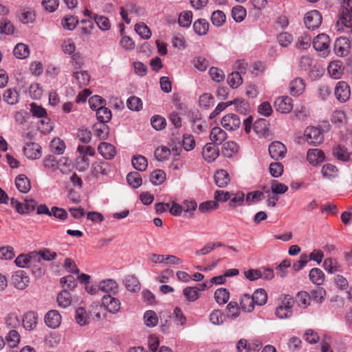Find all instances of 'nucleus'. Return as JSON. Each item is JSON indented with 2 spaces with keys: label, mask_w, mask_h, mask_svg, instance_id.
I'll list each match as a JSON object with an SVG mask.
<instances>
[{
  "label": "nucleus",
  "mask_w": 352,
  "mask_h": 352,
  "mask_svg": "<svg viewBox=\"0 0 352 352\" xmlns=\"http://www.w3.org/2000/svg\"><path fill=\"white\" fill-rule=\"evenodd\" d=\"M60 283L63 285V289L73 290L77 285L76 278L72 275H68L60 279Z\"/></svg>",
  "instance_id": "54"
},
{
  "label": "nucleus",
  "mask_w": 352,
  "mask_h": 352,
  "mask_svg": "<svg viewBox=\"0 0 352 352\" xmlns=\"http://www.w3.org/2000/svg\"><path fill=\"white\" fill-rule=\"evenodd\" d=\"M313 46L316 51L322 52L324 55L329 52L330 38L325 34H318L313 40Z\"/></svg>",
  "instance_id": "5"
},
{
  "label": "nucleus",
  "mask_w": 352,
  "mask_h": 352,
  "mask_svg": "<svg viewBox=\"0 0 352 352\" xmlns=\"http://www.w3.org/2000/svg\"><path fill=\"white\" fill-rule=\"evenodd\" d=\"M93 130L100 140H105L109 136V129L106 123L99 122L95 124L93 126Z\"/></svg>",
  "instance_id": "31"
},
{
  "label": "nucleus",
  "mask_w": 352,
  "mask_h": 352,
  "mask_svg": "<svg viewBox=\"0 0 352 352\" xmlns=\"http://www.w3.org/2000/svg\"><path fill=\"white\" fill-rule=\"evenodd\" d=\"M310 300L316 302H322L326 296V291L322 287H318L309 293Z\"/></svg>",
  "instance_id": "57"
},
{
  "label": "nucleus",
  "mask_w": 352,
  "mask_h": 352,
  "mask_svg": "<svg viewBox=\"0 0 352 352\" xmlns=\"http://www.w3.org/2000/svg\"><path fill=\"white\" fill-rule=\"evenodd\" d=\"M16 188L22 193H27L31 188L30 179L24 174L19 175L15 179Z\"/></svg>",
  "instance_id": "25"
},
{
  "label": "nucleus",
  "mask_w": 352,
  "mask_h": 352,
  "mask_svg": "<svg viewBox=\"0 0 352 352\" xmlns=\"http://www.w3.org/2000/svg\"><path fill=\"white\" fill-rule=\"evenodd\" d=\"M214 298L218 304L224 305L230 298V293L226 288L217 289L214 292Z\"/></svg>",
  "instance_id": "41"
},
{
  "label": "nucleus",
  "mask_w": 352,
  "mask_h": 352,
  "mask_svg": "<svg viewBox=\"0 0 352 352\" xmlns=\"http://www.w3.org/2000/svg\"><path fill=\"white\" fill-rule=\"evenodd\" d=\"M23 152L24 155L30 160L38 159L42 155L41 146L35 142L26 144Z\"/></svg>",
  "instance_id": "13"
},
{
  "label": "nucleus",
  "mask_w": 352,
  "mask_h": 352,
  "mask_svg": "<svg viewBox=\"0 0 352 352\" xmlns=\"http://www.w3.org/2000/svg\"><path fill=\"white\" fill-rule=\"evenodd\" d=\"M128 184L134 188L140 187L142 183L141 175L138 172L129 173L126 176Z\"/></svg>",
  "instance_id": "45"
},
{
  "label": "nucleus",
  "mask_w": 352,
  "mask_h": 352,
  "mask_svg": "<svg viewBox=\"0 0 352 352\" xmlns=\"http://www.w3.org/2000/svg\"><path fill=\"white\" fill-rule=\"evenodd\" d=\"M219 151L212 143H207L202 150V156L208 162H214L219 156Z\"/></svg>",
  "instance_id": "14"
},
{
  "label": "nucleus",
  "mask_w": 352,
  "mask_h": 352,
  "mask_svg": "<svg viewBox=\"0 0 352 352\" xmlns=\"http://www.w3.org/2000/svg\"><path fill=\"white\" fill-rule=\"evenodd\" d=\"M98 289L108 295H115L118 292L119 286L116 280L107 279L100 283Z\"/></svg>",
  "instance_id": "15"
},
{
  "label": "nucleus",
  "mask_w": 352,
  "mask_h": 352,
  "mask_svg": "<svg viewBox=\"0 0 352 352\" xmlns=\"http://www.w3.org/2000/svg\"><path fill=\"white\" fill-rule=\"evenodd\" d=\"M246 10L241 6H236L232 8V16L236 22H241L246 16Z\"/></svg>",
  "instance_id": "50"
},
{
  "label": "nucleus",
  "mask_w": 352,
  "mask_h": 352,
  "mask_svg": "<svg viewBox=\"0 0 352 352\" xmlns=\"http://www.w3.org/2000/svg\"><path fill=\"white\" fill-rule=\"evenodd\" d=\"M263 198V192L259 190H256L248 193L245 197V201L248 205H250L262 200Z\"/></svg>",
  "instance_id": "63"
},
{
  "label": "nucleus",
  "mask_w": 352,
  "mask_h": 352,
  "mask_svg": "<svg viewBox=\"0 0 352 352\" xmlns=\"http://www.w3.org/2000/svg\"><path fill=\"white\" fill-rule=\"evenodd\" d=\"M306 84L301 78H296L289 83V93L293 96H298L303 94Z\"/></svg>",
  "instance_id": "17"
},
{
  "label": "nucleus",
  "mask_w": 352,
  "mask_h": 352,
  "mask_svg": "<svg viewBox=\"0 0 352 352\" xmlns=\"http://www.w3.org/2000/svg\"><path fill=\"white\" fill-rule=\"evenodd\" d=\"M150 179L154 185L161 184L166 179V173L162 170H155L151 173Z\"/></svg>",
  "instance_id": "55"
},
{
  "label": "nucleus",
  "mask_w": 352,
  "mask_h": 352,
  "mask_svg": "<svg viewBox=\"0 0 352 352\" xmlns=\"http://www.w3.org/2000/svg\"><path fill=\"white\" fill-rule=\"evenodd\" d=\"M215 184L220 188L226 186L230 179L229 174L225 170H218L214 175Z\"/></svg>",
  "instance_id": "27"
},
{
  "label": "nucleus",
  "mask_w": 352,
  "mask_h": 352,
  "mask_svg": "<svg viewBox=\"0 0 352 352\" xmlns=\"http://www.w3.org/2000/svg\"><path fill=\"white\" fill-rule=\"evenodd\" d=\"M268 151L271 157L275 160H282L287 153L286 146L279 141L272 142L269 146Z\"/></svg>",
  "instance_id": "7"
},
{
  "label": "nucleus",
  "mask_w": 352,
  "mask_h": 352,
  "mask_svg": "<svg viewBox=\"0 0 352 352\" xmlns=\"http://www.w3.org/2000/svg\"><path fill=\"white\" fill-rule=\"evenodd\" d=\"M274 105L278 112L288 113L293 109V101L289 96H280L276 99Z\"/></svg>",
  "instance_id": "10"
},
{
  "label": "nucleus",
  "mask_w": 352,
  "mask_h": 352,
  "mask_svg": "<svg viewBox=\"0 0 352 352\" xmlns=\"http://www.w3.org/2000/svg\"><path fill=\"white\" fill-rule=\"evenodd\" d=\"M14 27L13 24L7 19L0 20V33L6 34H12L14 32Z\"/></svg>",
  "instance_id": "60"
},
{
  "label": "nucleus",
  "mask_w": 352,
  "mask_h": 352,
  "mask_svg": "<svg viewBox=\"0 0 352 352\" xmlns=\"http://www.w3.org/2000/svg\"><path fill=\"white\" fill-rule=\"evenodd\" d=\"M252 296L256 305L261 306L267 302V294L263 289H256Z\"/></svg>",
  "instance_id": "43"
},
{
  "label": "nucleus",
  "mask_w": 352,
  "mask_h": 352,
  "mask_svg": "<svg viewBox=\"0 0 352 352\" xmlns=\"http://www.w3.org/2000/svg\"><path fill=\"white\" fill-rule=\"evenodd\" d=\"M322 16L317 10H311L305 14L304 22L309 30H315L320 27L322 23Z\"/></svg>",
  "instance_id": "6"
},
{
  "label": "nucleus",
  "mask_w": 352,
  "mask_h": 352,
  "mask_svg": "<svg viewBox=\"0 0 352 352\" xmlns=\"http://www.w3.org/2000/svg\"><path fill=\"white\" fill-rule=\"evenodd\" d=\"M296 301L299 306L307 307L310 305L311 301L309 293L305 291L298 292L296 296Z\"/></svg>",
  "instance_id": "56"
},
{
  "label": "nucleus",
  "mask_w": 352,
  "mask_h": 352,
  "mask_svg": "<svg viewBox=\"0 0 352 352\" xmlns=\"http://www.w3.org/2000/svg\"><path fill=\"white\" fill-rule=\"evenodd\" d=\"M190 122L192 131L197 134L206 132L208 129L206 121L198 113L192 114Z\"/></svg>",
  "instance_id": "12"
},
{
  "label": "nucleus",
  "mask_w": 352,
  "mask_h": 352,
  "mask_svg": "<svg viewBox=\"0 0 352 352\" xmlns=\"http://www.w3.org/2000/svg\"><path fill=\"white\" fill-rule=\"evenodd\" d=\"M184 212V217L190 218L193 215V211L197 208V204L195 201H185L182 206Z\"/></svg>",
  "instance_id": "61"
},
{
  "label": "nucleus",
  "mask_w": 352,
  "mask_h": 352,
  "mask_svg": "<svg viewBox=\"0 0 352 352\" xmlns=\"http://www.w3.org/2000/svg\"><path fill=\"white\" fill-rule=\"evenodd\" d=\"M334 94L338 101L345 102L349 99L351 95L350 87L347 82L339 81L335 87Z\"/></svg>",
  "instance_id": "8"
},
{
  "label": "nucleus",
  "mask_w": 352,
  "mask_h": 352,
  "mask_svg": "<svg viewBox=\"0 0 352 352\" xmlns=\"http://www.w3.org/2000/svg\"><path fill=\"white\" fill-rule=\"evenodd\" d=\"M325 158L324 152L318 148L309 149L307 153V161L313 166L322 163Z\"/></svg>",
  "instance_id": "16"
},
{
  "label": "nucleus",
  "mask_w": 352,
  "mask_h": 352,
  "mask_svg": "<svg viewBox=\"0 0 352 352\" xmlns=\"http://www.w3.org/2000/svg\"><path fill=\"white\" fill-rule=\"evenodd\" d=\"M209 23L204 19H199L195 21L193 24V29L195 32L199 35H205L208 31Z\"/></svg>",
  "instance_id": "30"
},
{
  "label": "nucleus",
  "mask_w": 352,
  "mask_h": 352,
  "mask_svg": "<svg viewBox=\"0 0 352 352\" xmlns=\"http://www.w3.org/2000/svg\"><path fill=\"white\" fill-rule=\"evenodd\" d=\"M243 82V78L239 72H232L228 75V83L233 89L239 87Z\"/></svg>",
  "instance_id": "49"
},
{
  "label": "nucleus",
  "mask_w": 352,
  "mask_h": 352,
  "mask_svg": "<svg viewBox=\"0 0 352 352\" xmlns=\"http://www.w3.org/2000/svg\"><path fill=\"white\" fill-rule=\"evenodd\" d=\"M245 199V195L243 192L239 191L235 194H231L230 199L229 206L231 208H236L237 206H243Z\"/></svg>",
  "instance_id": "52"
},
{
  "label": "nucleus",
  "mask_w": 352,
  "mask_h": 352,
  "mask_svg": "<svg viewBox=\"0 0 352 352\" xmlns=\"http://www.w3.org/2000/svg\"><path fill=\"white\" fill-rule=\"evenodd\" d=\"M154 154L158 161L162 162L168 158L170 155V151L166 146H159L155 149Z\"/></svg>",
  "instance_id": "62"
},
{
  "label": "nucleus",
  "mask_w": 352,
  "mask_h": 352,
  "mask_svg": "<svg viewBox=\"0 0 352 352\" xmlns=\"http://www.w3.org/2000/svg\"><path fill=\"white\" fill-rule=\"evenodd\" d=\"M294 299L291 297L285 299L276 309V315L280 319H286L292 315Z\"/></svg>",
  "instance_id": "3"
},
{
  "label": "nucleus",
  "mask_w": 352,
  "mask_h": 352,
  "mask_svg": "<svg viewBox=\"0 0 352 352\" xmlns=\"http://www.w3.org/2000/svg\"><path fill=\"white\" fill-rule=\"evenodd\" d=\"M133 166L139 171H144L148 166L147 160L142 155H135L131 160Z\"/></svg>",
  "instance_id": "38"
},
{
  "label": "nucleus",
  "mask_w": 352,
  "mask_h": 352,
  "mask_svg": "<svg viewBox=\"0 0 352 352\" xmlns=\"http://www.w3.org/2000/svg\"><path fill=\"white\" fill-rule=\"evenodd\" d=\"M333 155L338 160L346 162L349 159V153L346 148L341 146H337L333 149Z\"/></svg>",
  "instance_id": "48"
},
{
  "label": "nucleus",
  "mask_w": 352,
  "mask_h": 352,
  "mask_svg": "<svg viewBox=\"0 0 352 352\" xmlns=\"http://www.w3.org/2000/svg\"><path fill=\"white\" fill-rule=\"evenodd\" d=\"M73 164L68 158L62 157L58 160V169L63 174H67L72 171Z\"/></svg>",
  "instance_id": "53"
},
{
  "label": "nucleus",
  "mask_w": 352,
  "mask_h": 352,
  "mask_svg": "<svg viewBox=\"0 0 352 352\" xmlns=\"http://www.w3.org/2000/svg\"><path fill=\"white\" fill-rule=\"evenodd\" d=\"M192 19V12L191 11H184L182 12L179 16V24L184 28H188L190 25Z\"/></svg>",
  "instance_id": "58"
},
{
  "label": "nucleus",
  "mask_w": 352,
  "mask_h": 352,
  "mask_svg": "<svg viewBox=\"0 0 352 352\" xmlns=\"http://www.w3.org/2000/svg\"><path fill=\"white\" fill-rule=\"evenodd\" d=\"M305 140L311 144L318 145L323 142L324 135L320 128L315 126H307L304 131Z\"/></svg>",
  "instance_id": "1"
},
{
  "label": "nucleus",
  "mask_w": 352,
  "mask_h": 352,
  "mask_svg": "<svg viewBox=\"0 0 352 352\" xmlns=\"http://www.w3.org/2000/svg\"><path fill=\"white\" fill-rule=\"evenodd\" d=\"M102 301L103 305L106 307L107 309L111 313L116 314L118 312L120 309V300L113 297L112 295L103 296Z\"/></svg>",
  "instance_id": "21"
},
{
  "label": "nucleus",
  "mask_w": 352,
  "mask_h": 352,
  "mask_svg": "<svg viewBox=\"0 0 352 352\" xmlns=\"http://www.w3.org/2000/svg\"><path fill=\"white\" fill-rule=\"evenodd\" d=\"M6 341L10 347H15L20 342V335L15 329H12L6 336Z\"/></svg>",
  "instance_id": "44"
},
{
  "label": "nucleus",
  "mask_w": 352,
  "mask_h": 352,
  "mask_svg": "<svg viewBox=\"0 0 352 352\" xmlns=\"http://www.w3.org/2000/svg\"><path fill=\"white\" fill-rule=\"evenodd\" d=\"M14 55L19 59H24L30 54L29 47L23 43H18L14 48Z\"/></svg>",
  "instance_id": "40"
},
{
  "label": "nucleus",
  "mask_w": 352,
  "mask_h": 352,
  "mask_svg": "<svg viewBox=\"0 0 352 352\" xmlns=\"http://www.w3.org/2000/svg\"><path fill=\"white\" fill-rule=\"evenodd\" d=\"M328 73L331 77L338 79L341 77L343 69L339 62L333 61L329 63L328 66Z\"/></svg>",
  "instance_id": "39"
},
{
  "label": "nucleus",
  "mask_w": 352,
  "mask_h": 352,
  "mask_svg": "<svg viewBox=\"0 0 352 352\" xmlns=\"http://www.w3.org/2000/svg\"><path fill=\"white\" fill-rule=\"evenodd\" d=\"M91 171L92 174L97 177L107 175L109 172V164L104 161H96L92 164Z\"/></svg>",
  "instance_id": "19"
},
{
  "label": "nucleus",
  "mask_w": 352,
  "mask_h": 352,
  "mask_svg": "<svg viewBox=\"0 0 352 352\" xmlns=\"http://www.w3.org/2000/svg\"><path fill=\"white\" fill-rule=\"evenodd\" d=\"M323 267L329 274H336L343 272L342 265L338 262L336 258H327L323 262Z\"/></svg>",
  "instance_id": "23"
},
{
  "label": "nucleus",
  "mask_w": 352,
  "mask_h": 352,
  "mask_svg": "<svg viewBox=\"0 0 352 352\" xmlns=\"http://www.w3.org/2000/svg\"><path fill=\"white\" fill-rule=\"evenodd\" d=\"M234 104L239 111H240L239 108L241 107L243 109H246V107L248 105L247 102L239 98H236L233 100L228 101L226 102L219 103L216 107L214 110L210 113L209 118L210 120L214 119L217 116H218L221 112L225 110L227 107Z\"/></svg>",
  "instance_id": "2"
},
{
  "label": "nucleus",
  "mask_w": 352,
  "mask_h": 352,
  "mask_svg": "<svg viewBox=\"0 0 352 352\" xmlns=\"http://www.w3.org/2000/svg\"><path fill=\"white\" fill-rule=\"evenodd\" d=\"M309 279L315 285H320L324 280V274L319 268L315 267L309 272Z\"/></svg>",
  "instance_id": "29"
},
{
  "label": "nucleus",
  "mask_w": 352,
  "mask_h": 352,
  "mask_svg": "<svg viewBox=\"0 0 352 352\" xmlns=\"http://www.w3.org/2000/svg\"><path fill=\"white\" fill-rule=\"evenodd\" d=\"M3 100L9 104H15L19 102V94L15 89H8L3 95Z\"/></svg>",
  "instance_id": "42"
},
{
  "label": "nucleus",
  "mask_w": 352,
  "mask_h": 352,
  "mask_svg": "<svg viewBox=\"0 0 352 352\" xmlns=\"http://www.w3.org/2000/svg\"><path fill=\"white\" fill-rule=\"evenodd\" d=\"M125 287L129 291L136 292L140 289V283L135 275H129L125 279Z\"/></svg>",
  "instance_id": "32"
},
{
  "label": "nucleus",
  "mask_w": 352,
  "mask_h": 352,
  "mask_svg": "<svg viewBox=\"0 0 352 352\" xmlns=\"http://www.w3.org/2000/svg\"><path fill=\"white\" fill-rule=\"evenodd\" d=\"M221 124L225 129L234 131L240 127L241 122L237 115L229 113L222 118Z\"/></svg>",
  "instance_id": "9"
},
{
  "label": "nucleus",
  "mask_w": 352,
  "mask_h": 352,
  "mask_svg": "<svg viewBox=\"0 0 352 352\" xmlns=\"http://www.w3.org/2000/svg\"><path fill=\"white\" fill-rule=\"evenodd\" d=\"M57 302L61 307L66 308L69 307L72 303L70 293L66 289L61 291L57 296Z\"/></svg>",
  "instance_id": "35"
},
{
  "label": "nucleus",
  "mask_w": 352,
  "mask_h": 352,
  "mask_svg": "<svg viewBox=\"0 0 352 352\" xmlns=\"http://www.w3.org/2000/svg\"><path fill=\"white\" fill-rule=\"evenodd\" d=\"M50 150L52 153L57 155L63 154L65 150V144L60 138H54L50 142Z\"/></svg>",
  "instance_id": "37"
},
{
  "label": "nucleus",
  "mask_w": 352,
  "mask_h": 352,
  "mask_svg": "<svg viewBox=\"0 0 352 352\" xmlns=\"http://www.w3.org/2000/svg\"><path fill=\"white\" fill-rule=\"evenodd\" d=\"M38 317L35 312L28 311L23 318V327L27 330H32L37 324Z\"/></svg>",
  "instance_id": "26"
},
{
  "label": "nucleus",
  "mask_w": 352,
  "mask_h": 352,
  "mask_svg": "<svg viewBox=\"0 0 352 352\" xmlns=\"http://www.w3.org/2000/svg\"><path fill=\"white\" fill-rule=\"evenodd\" d=\"M45 322L49 327L55 329L60 324L61 316L58 311L50 310L45 316Z\"/></svg>",
  "instance_id": "22"
},
{
  "label": "nucleus",
  "mask_w": 352,
  "mask_h": 352,
  "mask_svg": "<svg viewBox=\"0 0 352 352\" xmlns=\"http://www.w3.org/2000/svg\"><path fill=\"white\" fill-rule=\"evenodd\" d=\"M240 305L241 309L245 312H251L254 310L256 305L252 296L250 294H243L241 298Z\"/></svg>",
  "instance_id": "28"
},
{
  "label": "nucleus",
  "mask_w": 352,
  "mask_h": 352,
  "mask_svg": "<svg viewBox=\"0 0 352 352\" xmlns=\"http://www.w3.org/2000/svg\"><path fill=\"white\" fill-rule=\"evenodd\" d=\"M30 112L32 116L37 118H43L47 116V111L42 106L37 104L36 103L30 104Z\"/></svg>",
  "instance_id": "59"
},
{
  "label": "nucleus",
  "mask_w": 352,
  "mask_h": 352,
  "mask_svg": "<svg viewBox=\"0 0 352 352\" xmlns=\"http://www.w3.org/2000/svg\"><path fill=\"white\" fill-rule=\"evenodd\" d=\"M321 173L324 178L331 179L338 176V169L333 164H326L322 166Z\"/></svg>",
  "instance_id": "33"
},
{
  "label": "nucleus",
  "mask_w": 352,
  "mask_h": 352,
  "mask_svg": "<svg viewBox=\"0 0 352 352\" xmlns=\"http://www.w3.org/2000/svg\"><path fill=\"white\" fill-rule=\"evenodd\" d=\"M96 111V118L99 122L107 123L111 119L112 114L109 109L103 106Z\"/></svg>",
  "instance_id": "34"
},
{
  "label": "nucleus",
  "mask_w": 352,
  "mask_h": 352,
  "mask_svg": "<svg viewBox=\"0 0 352 352\" xmlns=\"http://www.w3.org/2000/svg\"><path fill=\"white\" fill-rule=\"evenodd\" d=\"M29 283L30 277L23 270H18L12 276V284L18 289H25Z\"/></svg>",
  "instance_id": "4"
},
{
  "label": "nucleus",
  "mask_w": 352,
  "mask_h": 352,
  "mask_svg": "<svg viewBox=\"0 0 352 352\" xmlns=\"http://www.w3.org/2000/svg\"><path fill=\"white\" fill-rule=\"evenodd\" d=\"M351 43L346 37H340L336 39L334 43V51L337 56L344 57L349 53Z\"/></svg>",
  "instance_id": "11"
},
{
  "label": "nucleus",
  "mask_w": 352,
  "mask_h": 352,
  "mask_svg": "<svg viewBox=\"0 0 352 352\" xmlns=\"http://www.w3.org/2000/svg\"><path fill=\"white\" fill-rule=\"evenodd\" d=\"M207 287V283L199 285V287H187L183 290V294L186 298L187 300L194 302L199 298V291H203Z\"/></svg>",
  "instance_id": "18"
},
{
  "label": "nucleus",
  "mask_w": 352,
  "mask_h": 352,
  "mask_svg": "<svg viewBox=\"0 0 352 352\" xmlns=\"http://www.w3.org/2000/svg\"><path fill=\"white\" fill-rule=\"evenodd\" d=\"M239 146L237 144L233 141L226 142L222 148V154L226 157H231L234 154L237 153Z\"/></svg>",
  "instance_id": "36"
},
{
  "label": "nucleus",
  "mask_w": 352,
  "mask_h": 352,
  "mask_svg": "<svg viewBox=\"0 0 352 352\" xmlns=\"http://www.w3.org/2000/svg\"><path fill=\"white\" fill-rule=\"evenodd\" d=\"M29 94L32 99L38 100L43 95V89L38 83H32L30 87Z\"/></svg>",
  "instance_id": "64"
},
{
  "label": "nucleus",
  "mask_w": 352,
  "mask_h": 352,
  "mask_svg": "<svg viewBox=\"0 0 352 352\" xmlns=\"http://www.w3.org/2000/svg\"><path fill=\"white\" fill-rule=\"evenodd\" d=\"M98 150L106 160H111L116 155V150L114 146L105 142H101L99 144Z\"/></svg>",
  "instance_id": "24"
},
{
  "label": "nucleus",
  "mask_w": 352,
  "mask_h": 352,
  "mask_svg": "<svg viewBox=\"0 0 352 352\" xmlns=\"http://www.w3.org/2000/svg\"><path fill=\"white\" fill-rule=\"evenodd\" d=\"M311 42V36L307 33H303L298 37L296 46L299 50H307L310 47Z\"/></svg>",
  "instance_id": "46"
},
{
  "label": "nucleus",
  "mask_w": 352,
  "mask_h": 352,
  "mask_svg": "<svg viewBox=\"0 0 352 352\" xmlns=\"http://www.w3.org/2000/svg\"><path fill=\"white\" fill-rule=\"evenodd\" d=\"M135 32L144 39H148L151 36L150 28L144 23H139L135 25Z\"/></svg>",
  "instance_id": "47"
},
{
  "label": "nucleus",
  "mask_w": 352,
  "mask_h": 352,
  "mask_svg": "<svg viewBox=\"0 0 352 352\" xmlns=\"http://www.w3.org/2000/svg\"><path fill=\"white\" fill-rule=\"evenodd\" d=\"M128 108L132 111H139L142 109V100L136 96H131L126 101Z\"/></svg>",
  "instance_id": "51"
},
{
  "label": "nucleus",
  "mask_w": 352,
  "mask_h": 352,
  "mask_svg": "<svg viewBox=\"0 0 352 352\" xmlns=\"http://www.w3.org/2000/svg\"><path fill=\"white\" fill-rule=\"evenodd\" d=\"M210 139L214 145H220L227 139V133L221 128L215 126L210 131Z\"/></svg>",
  "instance_id": "20"
}]
</instances>
